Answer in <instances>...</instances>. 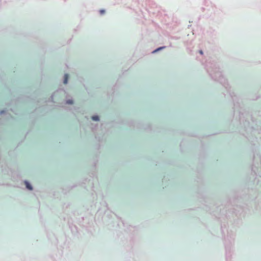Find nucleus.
Wrapping results in <instances>:
<instances>
[{
	"instance_id": "nucleus-1",
	"label": "nucleus",
	"mask_w": 261,
	"mask_h": 261,
	"mask_svg": "<svg viewBox=\"0 0 261 261\" xmlns=\"http://www.w3.org/2000/svg\"><path fill=\"white\" fill-rule=\"evenodd\" d=\"M25 184L26 185V187L30 190H32L33 189L32 187L30 185V184L27 181H25Z\"/></svg>"
},
{
	"instance_id": "nucleus-2",
	"label": "nucleus",
	"mask_w": 261,
	"mask_h": 261,
	"mask_svg": "<svg viewBox=\"0 0 261 261\" xmlns=\"http://www.w3.org/2000/svg\"><path fill=\"white\" fill-rule=\"evenodd\" d=\"M68 75L67 74H65L64 75V84H66L68 82Z\"/></svg>"
},
{
	"instance_id": "nucleus-3",
	"label": "nucleus",
	"mask_w": 261,
	"mask_h": 261,
	"mask_svg": "<svg viewBox=\"0 0 261 261\" xmlns=\"http://www.w3.org/2000/svg\"><path fill=\"white\" fill-rule=\"evenodd\" d=\"M92 119L94 121H98L99 120V117L98 116H93Z\"/></svg>"
},
{
	"instance_id": "nucleus-4",
	"label": "nucleus",
	"mask_w": 261,
	"mask_h": 261,
	"mask_svg": "<svg viewBox=\"0 0 261 261\" xmlns=\"http://www.w3.org/2000/svg\"><path fill=\"white\" fill-rule=\"evenodd\" d=\"M67 103L72 104L73 103V101L72 100H67Z\"/></svg>"
},
{
	"instance_id": "nucleus-5",
	"label": "nucleus",
	"mask_w": 261,
	"mask_h": 261,
	"mask_svg": "<svg viewBox=\"0 0 261 261\" xmlns=\"http://www.w3.org/2000/svg\"><path fill=\"white\" fill-rule=\"evenodd\" d=\"M165 48V47H160V48H158L156 50H154V52L156 51H158V50H160V49H162V48Z\"/></svg>"
},
{
	"instance_id": "nucleus-6",
	"label": "nucleus",
	"mask_w": 261,
	"mask_h": 261,
	"mask_svg": "<svg viewBox=\"0 0 261 261\" xmlns=\"http://www.w3.org/2000/svg\"><path fill=\"white\" fill-rule=\"evenodd\" d=\"M100 12L101 14H103L105 13V10H100Z\"/></svg>"
},
{
	"instance_id": "nucleus-7",
	"label": "nucleus",
	"mask_w": 261,
	"mask_h": 261,
	"mask_svg": "<svg viewBox=\"0 0 261 261\" xmlns=\"http://www.w3.org/2000/svg\"><path fill=\"white\" fill-rule=\"evenodd\" d=\"M199 53H200V54H203V52H202V50H200V51H199Z\"/></svg>"
}]
</instances>
